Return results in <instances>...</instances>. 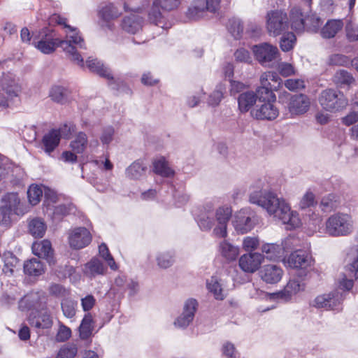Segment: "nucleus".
Masks as SVG:
<instances>
[{"mask_svg": "<svg viewBox=\"0 0 358 358\" xmlns=\"http://www.w3.org/2000/svg\"><path fill=\"white\" fill-rule=\"evenodd\" d=\"M231 214V208L227 206H220L215 211V221H217V225L213 233L215 237L224 238L227 236V224Z\"/></svg>", "mask_w": 358, "mask_h": 358, "instance_id": "a211bd4d", "label": "nucleus"}, {"mask_svg": "<svg viewBox=\"0 0 358 358\" xmlns=\"http://www.w3.org/2000/svg\"><path fill=\"white\" fill-rule=\"evenodd\" d=\"M115 129L112 126H106L101 129L99 138L103 146H108L113 141Z\"/></svg>", "mask_w": 358, "mask_h": 358, "instance_id": "052dcab7", "label": "nucleus"}, {"mask_svg": "<svg viewBox=\"0 0 358 358\" xmlns=\"http://www.w3.org/2000/svg\"><path fill=\"white\" fill-rule=\"evenodd\" d=\"M228 30L235 39L240 38L243 31V27L241 20L236 18L229 20Z\"/></svg>", "mask_w": 358, "mask_h": 358, "instance_id": "6e6d98bb", "label": "nucleus"}, {"mask_svg": "<svg viewBox=\"0 0 358 358\" xmlns=\"http://www.w3.org/2000/svg\"><path fill=\"white\" fill-rule=\"evenodd\" d=\"M43 191L38 185H32L27 191V196L29 203L32 206H35L39 203L42 197Z\"/></svg>", "mask_w": 358, "mask_h": 358, "instance_id": "4d7b16f0", "label": "nucleus"}, {"mask_svg": "<svg viewBox=\"0 0 358 358\" xmlns=\"http://www.w3.org/2000/svg\"><path fill=\"white\" fill-rule=\"evenodd\" d=\"M257 96L252 91H247L240 94L238 97V108L242 113L248 112L257 101Z\"/></svg>", "mask_w": 358, "mask_h": 358, "instance_id": "ea45409f", "label": "nucleus"}, {"mask_svg": "<svg viewBox=\"0 0 358 358\" xmlns=\"http://www.w3.org/2000/svg\"><path fill=\"white\" fill-rule=\"evenodd\" d=\"M225 87L223 85H217L213 92L209 95L208 104L210 106H217L220 104L224 96Z\"/></svg>", "mask_w": 358, "mask_h": 358, "instance_id": "3c124183", "label": "nucleus"}, {"mask_svg": "<svg viewBox=\"0 0 358 358\" xmlns=\"http://www.w3.org/2000/svg\"><path fill=\"white\" fill-rule=\"evenodd\" d=\"M70 91L68 88L60 85H53L49 92L50 99L58 103L64 104L69 99Z\"/></svg>", "mask_w": 358, "mask_h": 358, "instance_id": "58836bf2", "label": "nucleus"}, {"mask_svg": "<svg viewBox=\"0 0 358 358\" xmlns=\"http://www.w3.org/2000/svg\"><path fill=\"white\" fill-rule=\"evenodd\" d=\"M18 259L12 253H8L4 255V266L3 267V272L6 274H12L15 268L18 264Z\"/></svg>", "mask_w": 358, "mask_h": 358, "instance_id": "680f3d73", "label": "nucleus"}, {"mask_svg": "<svg viewBox=\"0 0 358 358\" xmlns=\"http://www.w3.org/2000/svg\"><path fill=\"white\" fill-rule=\"evenodd\" d=\"M324 226V232L329 236H347L353 232L355 221L350 214L337 212L326 220Z\"/></svg>", "mask_w": 358, "mask_h": 358, "instance_id": "f03ea898", "label": "nucleus"}, {"mask_svg": "<svg viewBox=\"0 0 358 358\" xmlns=\"http://www.w3.org/2000/svg\"><path fill=\"white\" fill-rule=\"evenodd\" d=\"M197 308L198 302L196 299H187L184 303L182 313L174 321V325L180 329L187 328L193 321Z\"/></svg>", "mask_w": 358, "mask_h": 358, "instance_id": "6ab92c4d", "label": "nucleus"}, {"mask_svg": "<svg viewBox=\"0 0 358 358\" xmlns=\"http://www.w3.org/2000/svg\"><path fill=\"white\" fill-rule=\"evenodd\" d=\"M234 58L236 62L244 64H251L252 62V57L249 50L244 48H240L237 49L234 54Z\"/></svg>", "mask_w": 358, "mask_h": 358, "instance_id": "0e129e2a", "label": "nucleus"}, {"mask_svg": "<svg viewBox=\"0 0 358 358\" xmlns=\"http://www.w3.org/2000/svg\"><path fill=\"white\" fill-rule=\"evenodd\" d=\"M339 204V196L335 194H329L322 197L320 208L322 211L329 212L338 208Z\"/></svg>", "mask_w": 358, "mask_h": 358, "instance_id": "a18cd8bd", "label": "nucleus"}, {"mask_svg": "<svg viewBox=\"0 0 358 358\" xmlns=\"http://www.w3.org/2000/svg\"><path fill=\"white\" fill-rule=\"evenodd\" d=\"M264 256L259 252L243 255L239 259V266L245 272L255 273L263 262Z\"/></svg>", "mask_w": 358, "mask_h": 358, "instance_id": "b1692460", "label": "nucleus"}, {"mask_svg": "<svg viewBox=\"0 0 358 358\" xmlns=\"http://www.w3.org/2000/svg\"><path fill=\"white\" fill-rule=\"evenodd\" d=\"M332 81L339 88H349L355 82V79L351 73L339 69L333 76Z\"/></svg>", "mask_w": 358, "mask_h": 358, "instance_id": "4c0bfd02", "label": "nucleus"}, {"mask_svg": "<svg viewBox=\"0 0 358 358\" xmlns=\"http://www.w3.org/2000/svg\"><path fill=\"white\" fill-rule=\"evenodd\" d=\"M344 23L341 20H329L320 30L323 38H332L342 30Z\"/></svg>", "mask_w": 358, "mask_h": 358, "instance_id": "c9c22d12", "label": "nucleus"}, {"mask_svg": "<svg viewBox=\"0 0 358 358\" xmlns=\"http://www.w3.org/2000/svg\"><path fill=\"white\" fill-rule=\"evenodd\" d=\"M93 319L90 313L85 315L79 327L80 336L82 339L88 338L93 330Z\"/></svg>", "mask_w": 358, "mask_h": 358, "instance_id": "49530a36", "label": "nucleus"}, {"mask_svg": "<svg viewBox=\"0 0 358 358\" xmlns=\"http://www.w3.org/2000/svg\"><path fill=\"white\" fill-rule=\"evenodd\" d=\"M143 22L142 17L138 14L132 13L122 19L120 26L126 33L136 34L142 30Z\"/></svg>", "mask_w": 358, "mask_h": 358, "instance_id": "c756f323", "label": "nucleus"}, {"mask_svg": "<svg viewBox=\"0 0 358 358\" xmlns=\"http://www.w3.org/2000/svg\"><path fill=\"white\" fill-rule=\"evenodd\" d=\"M316 203L317 202L315 201V196L314 193L311 190L308 189L302 196L299 203V208L301 210H305L315 206Z\"/></svg>", "mask_w": 358, "mask_h": 358, "instance_id": "13d9d810", "label": "nucleus"}, {"mask_svg": "<svg viewBox=\"0 0 358 358\" xmlns=\"http://www.w3.org/2000/svg\"><path fill=\"white\" fill-rule=\"evenodd\" d=\"M345 295L339 291L335 290L317 296L310 302V306L317 309L341 311Z\"/></svg>", "mask_w": 358, "mask_h": 358, "instance_id": "9d476101", "label": "nucleus"}, {"mask_svg": "<svg viewBox=\"0 0 358 358\" xmlns=\"http://www.w3.org/2000/svg\"><path fill=\"white\" fill-rule=\"evenodd\" d=\"M222 355L225 358H237L238 352L234 345L231 342H224L221 348Z\"/></svg>", "mask_w": 358, "mask_h": 358, "instance_id": "774afa93", "label": "nucleus"}, {"mask_svg": "<svg viewBox=\"0 0 358 358\" xmlns=\"http://www.w3.org/2000/svg\"><path fill=\"white\" fill-rule=\"evenodd\" d=\"M182 0H154L151 10L148 13L150 21L155 25L167 29L165 27V20L162 17L159 8L164 10H172L180 4Z\"/></svg>", "mask_w": 358, "mask_h": 358, "instance_id": "ddd939ff", "label": "nucleus"}, {"mask_svg": "<svg viewBox=\"0 0 358 358\" xmlns=\"http://www.w3.org/2000/svg\"><path fill=\"white\" fill-rule=\"evenodd\" d=\"M147 170L146 164L140 160H136L126 169L125 176L130 180H141L145 176Z\"/></svg>", "mask_w": 358, "mask_h": 358, "instance_id": "72a5a7b5", "label": "nucleus"}, {"mask_svg": "<svg viewBox=\"0 0 358 358\" xmlns=\"http://www.w3.org/2000/svg\"><path fill=\"white\" fill-rule=\"evenodd\" d=\"M312 0H301L299 6L294 7L289 13L291 27L298 33L303 32L306 28V17L310 13Z\"/></svg>", "mask_w": 358, "mask_h": 358, "instance_id": "4468645a", "label": "nucleus"}, {"mask_svg": "<svg viewBox=\"0 0 358 358\" xmlns=\"http://www.w3.org/2000/svg\"><path fill=\"white\" fill-rule=\"evenodd\" d=\"M77 302L71 299H64L61 303L64 315L67 318H72L76 315Z\"/></svg>", "mask_w": 358, "mask_h": 358, "instance_id": "5fc2aeb1", "label": "nucleus"}, {"mask_svg": "<svg viewBox=\"0 0 358 358\" xmlns=\"http://www.w3.org/2000/svg\"><path fill=\"white\" fill-rule=\"evenodd\" d=\"M156 261L159 267L167 268L173 265L174 255L170 251L159 252L156 255Z\"/></svg>", "mask_w": 358, "mask_h": 358, "instance_id": "8fccbe9b", "label": "nucleus"}, {"mask_svg": "<svg viewBox=\"0 0 358 358\" xmlns=\"http://www.w3.org/2000/svg\"><path fill=\"white\" fill-rule=\"evenodd\" d=\"M306 285L302 280L299 279L290 280L284 289L278 292H273L271 296L275 297V300H282L287 301L301 291L305 289Z\"/></svg>", "mask_w": 358, "mask_h": 358, "instance_id": "bb28decb", "label": "nucleus"}, {"mask_svg": "<svg viewBox=\"0 0 358 358\" xmlns=\"http://www.w3.org/2000/svg\"><path fill=\"white\" fill-rule=\"evenodd\" d=\"M251 203L264 209L269 216L280 220L288 229H293L301 225L297 211L292 210L289 204L282 197L268 189L265 178L256 180L252 185L249 196Z\"/></svg>", "mask_w": 358, "mask_h": 358, "instance_id": "f257e3e1", "label": "nucleus"}, {"mask_svg": "<svg viewBox=\"0 0 358 358\" xmlns=\"http://www.w3.org/2000/svg\"><path fill=\"white\" fill-rule=\"evenodd\" d=\"M45 300L44 292H32L21 299L19 301V307L22 310L43 308Z\"/></svg>", "mask_w": 358, "mask_h": 358, "instance_id": "a878e982", "label": "nucleus"}, {"mask_svg": "<svg viewBox=\"0 0 358 358\" xmlns=\"http://www.w3.org/2000/svg\"><path fill=\"white\" fill-rule=\"evenodd\" d=\"M305 23L306 30L310 32H317L322 24V21L321 19L315 14L313 13L310 10V13H308L306 15Z\"/></svg>", "mask_w": 358, "mask_h": 358, "instance_id": "603ef678", "label": "nucleus"}, {"mask_svg": "<svg viewBox=\"0 0 358 358\" xmlns=\"http://www.w3.org/2000/svg\"><path fill=\"white\" fill-rule=\"evenodd\" d=\"M20 87L13 73H3L0 79V106L8 107L17 99Z\"/></svg>", "mask_w": 358, "mask_h": 358, "instance_id": "39448f33", "label": "nucleus"}, {"mask_svg": "<svg viewBox=\"0 0 358 358\" xmlns=\"http://www.w3.org/2000/svg\"><path fill=\"white\" fill-rule=\"evenodd\" d=\"M30 323L32 326L38 329H48L52 327V320L50 313L45 311L38 315V317L31 319Z\"/></svg>", "mask_w": 358, "mask_h": 358, "instance_id": "09e8293b", "label": "nucleus"}, {"mask_svg": "<svg viewBox=\"0 0 358 358\" xmlns=\"http://www.w3.org/2000/svg\"><path fill=\"white\" fill-rule=\"evenodd\" d=\"M86 66L91 72L95 73L110 81L114 80L110 70L96 58L90 57L86 60Z\"/></svg>", "mask_w": 358, "mask_h": 358, "instance_id": "2f4dec72", "label": "nucleus"}, {"mask_svg": "<svg viewBox=\"0 0 358 358\" xmlns=\"http://www.w3.org/2000/svg\"><path fill=\"white\" fill-rule=\"evenodd\" d=\"M78 350L75 345H64L60 348L56 358H74Z\"/></svg>", "mask_w": 358, "mask_h": 358, "instance_id": "69168bd1", "label": "nucleus"}, {"mask_svg": "<svg viewBox=\"0 0 358 358\" xmlns=\"http://www.w3.org/2000/svg\"><path fill=\"white\" fill-rule=\"evenodd\" d=\"M32 251L35 255L46 259L51 263L53 251L51 243L48 240L34 243L32 245Z\"/></svg>", "mask_w": 358, "mask_h": 358, "instance_id": "e433bc0d", "label": "nucleus"}, {"mask_svg": "<svg viewBox=\"0 0 358 358\" xmlns=\"http://www.w3.org/2000/svg\"><path fill=\"white\" fill-rule=\"evenodd\" d=\"M173 199L174 201V206L176 207L180 208L188 203L189 200V195L184 189H174Z\"/></svg>", "mask_w": 358, "mask_h": 358, "instance_id": "bf43d9fd", "label": "nucleus"}, {"mask_svg": "<svg viewBox=\"0 0 358 358\" xmlns=\"http://www.w3.org/2000/svg\"><path fill=\"white\" fill-rule=\"evenodd\" d=\"M296 41V36L292 32L284 34L280 41V46L282 51L287 52L292 50Z\"/></svg>", "mask_w": 358, "mask_h": 358, "instance_id": "e2e57ef3", "label": "nucleus"}, {"mask_svg": "<svg viewBox=\"0 0 358 358\" xmlns=\"http://www.w3.org/2000/svg\"><path fill=\"white\" fill-rule=\"evenodd\" d=\"M24 271L29 275L38 276L44 273V265L38 259L33 258L24 262Z\"/></svg>", "mask_w": 358, "mask_h": 358, "instance_id": "37998d69", "label": "nucleus"}, {"mask_svg": "<svg viewBox=\"0 0 358 358\" xmlns=\"http://www.w3.org/2000/svg\"><path fill=\"white\" fill-rule=\"evenodd\" d=\"M120 14L117 8L111 3H105L99 10V17L106 22L117 18Z\"/></svg>", "mask_w": 358, "mask_h": 358, "instance_id": "c03bdc74", "label": "nucleus"}, {"mask_svg": "<svg viewBox=\"0 0 358 358\" xmlns=\"http://www.w3.org/2000/svg\"><path fill=\"white\" fill-rule=\"evenodd\" d=\"M106 271L107 267L97 257H93L83 268V273L90 278H95L97 275H103L106 273Z\"/></svg>", "mask_w": 358, "mask_h": 358, "instance_id": "7c9ffc66", "label": "nucleus"}, {"mask_svg": "<svg viewBox=\"0 0 358 358\" xmlns=\"http://www.w3.org/2000/svg\"><path fill=\"white\" fill-rule=\"evenodd\" d=\"M275 101L264 102L261 106H257L253 108L250 114L257 120H275L279 115L278 109L274 106Z\"/></svg>", "mask_w": 358, "mask_h": 358, "instance_id": "393cba45", "label": "nucleus"}, {"mask_svg": "<svg viewBox=\"0 0 358 358\" xmlns=\"http://www.w3.org/2000/svg\"><path fill=\"white\" fill-rule=\"evenodd\" d=\"M29 230L34 237L41 238L45 233L46 225L41 219L35 218L30 221Z\"/></svg>", "mask_w": 358, "mask_h": 358, "instance_id": "de8ad7c7", "label": "nucleus"}, {"mask_svg": "<svg viewBox=\"0 0 358 358\" xmlns=\"http://www.w3.org/2000/svg\"><path fill=\"white\" fill-rule=\"evenodd\" d=\"M351 61L348 56L342 54L331 55L327 59V64L330 66H341L348 67L351 66Z\"/></svg>", "mask_w": 358, "mask_h": 358, "instance_id": "864d4df0", "label": "nucleus"}, {"mask_svg": "<svg viewBox=\"0 0 358 358\" xmlns=\"http://www.w3.org/2000/svg\"><path fill=\"white\" fill-rule=\"evenodd\" d=\"M153 170L156 174L164 178H172L175 174V171L164 157H160L155 160Z\"/></svg>", "mask_w": 358, "mask_h": 358, "instance_id": "a19ab883", "label": "nucleus"}, {"mask_svg": "<svg viewBox=\"0 0 358 358\" xmlns=\"http://www.w3.org/2000/svg\"><path fill=\"white\" fill-rule=\"evenodd\" d=\"M287 15L282 10H270L266 16V28L271 36H278L288 29Z\"/></svg>", "mask_w": 358, "mask_h": 358, "instance_id": "9b49d317", "label": "nucleus"}, {"mask_svg": "<svg viewBox=\"0 0 358 358\" xmlns=\"http://www.w3.org/2000/svg\"><path fill=\"white\" fill-rule=\"evenodd\" d=\"M356 255L352 262L345 267V272L341 275L338 279V288L343 291H352L354 294L357 290H352L354 280L358 279V245L355 249Z\"/></svg>", "mask_w": 358, "mask_h": 358, "instance_id": "2eb2a0df", "label": "nucleus"}, {"mask_svg": "<svg viewBox=\"0 0 358 358\" xmlns=\"http://www.w3.org/2000/svg\"><path fill=\"white\" fill-rule=\"evenodd\" d=\"M345 32L346 37L349 41H358V27L350 20L346 22Z\"/></svg>", "mask_w": 358, "mask_h": 358, "instance_id": "338daca9", "label": "nucleus"}, {"mask_svg": "<svg viewBox=\"0 0 358 358\" xmlns=\"http://www.w3.org/2000/svg\"><path fill=\"white\" fill-rule=\"evenodd\" d=\"M218 251L221 256L227 262L236 260L240 253L239 248L227 240L220 243Z\"/></svg>", "mask_w": 358, "mask_h": 358, "instance_id": "f704fd0d", "label": "nucleus"}, {"mask_svg": "<svg viewBox=\"0 0 358 358\" xmlns=\"http://www.w3.org/2000/svg\"><path fill=\"white\" fill-rule=\"evenodd\" d=\"M255 213L250 208H244L237 212L233 220L235 230L239 234H246L255 226Z\"/></svg>", "mask_w": 358, "mask_h": 358, "instance_id": "f3484780", "label": "nucleus"}, {"mask_svg": "<svg viewBox=\"0 0 358 358\" xmlns=\"http://www.w3.org/2000/svg\"><path fill=\"white\" fill-rule=\"evenodd\" d=\"M292 241V238H287L282 241V246L273 243H266L262 245V251L265 254L266 258L275 260L282 256V250H286L291 248Z\"/></svg>", "mask_w": 358, "mask_h": 358, "instance_id": "cd10ccee", "label": "nucleus"}, {"mask_svg": "<svg viewBox=\"0 0 358 358\" xmlns=\"http://www.w3.org/2000/svg\"><path fill=\"white\" fill-rule=\"evenodd\" d=\"M206 287L215 299L223 300L225 298L222 285L217 277L212 276L210 279H208L206 280Z\"/></svg>", "mask_w": 358, "mask_h": 358, "instance_id": "79ce46f5", "label": "nucleus"}, {"mask_svg": "<svg viewBox=\"0 0 358 358\" xmlns=\"http://www.w3.org/2000/svg\"><path fill=\"white\" fill-rule=\"evenodd\" d=\"M13 214L22 215L24 214V210L21 207L18 195L15 193H10L2 199L0 206V224L8 227L12 222Z\"/></svg>", "mask_w": 358, "mask_h": 358, "instance_id": "423d86ee", "label": "nucleus"}, {"mask_svg": "<svg viewBox=\"0 0 358 358\" xmlns=\"http://www.w3.org/2000/svg\"><path fill=\"white\" fill-rule=\"evenodd\" d=\"M261 279L267 284L278 282L283 275V271L276 264H266L263 266L259 272Z\"/></svg>", "mask_w": 358, "mask_h": 358, "instance_id": "c85d7f7f", "label": "nucleus"}, {"mask_svg": "<svg viewBox=\"0 0 358 358\" xmlns=\"http://www.w3.org/2000/svg\"><path fill=\"white\" fill-rule=\"evenodd\" d=\"M99 145V142L96 138L88 140L87 134L83 131L77 133L74 138L70 143L72 150L78 154H82L86 149L92 152L95 151Z\"/></svg>", "mask_w": 358, "mask_h": 358, "instance_id": "412c9836", "label": "nucleus"}, {"mask_svg": "<svg viewBox=\"0 0 358 358\" xmlns=\"http://www.w3.org/2000/svg\"><path fill=\"white\" fill-rule=\"evenodd\" d=\"M285 264L293 268L306 270L311 267L313 264V259L308 252L298 250L290 254Z\"/></svg>", "mask_w": 358, "mask_h": 358, "instance_id": "4be33fe9", "label": "nucleus"}, {"mask_svg": "<svg viewBox=\"0 0 358 358\" xmlns=\"http://www.w3.org/2000/svg\"><path fill=\"white\" fill-rule=\"evenodd\" d=\"M195 220L203 231H209L215 226V205L213 201H207L200 206L195 213Z\"/></svg>", "mask_w": 358, "mask_h": 358, "instance_id": "dca6fc26", "label": "nucleus"}, {"mask_svg": "<svg viewBox=\"0 0 358 358\" xmlns=\"http://www.w3.org/2000/svg\"><path fill=\"white\" fill-rule=\"evenodd\" d=\"M32 43L44 54H50L57 47H59V38H54L52 34H48L45 31H41L38 36H34Z\"/></svg>", "mask_w": 358, "mask_h": 358, "instance_id": "aec40b11", "label": "nucleus"}, {"mask_svg": "<svg viewBox=\"0 0 358 358\" xmlns=\"http://www.w3.org/2000/svg\"><path fill=\"white\" fill-rule=\"evenodd\" d=\"M65 32L66 38H59V47L69 54L73 62L83 68L85 66L83 58L78 52V49H85L84 39L76 27H67V30Z\"/></svg>", "mask_w": 358, "mask_h": 358, "instance_id": "7ed1b4c3", "label": "nucleus"}, {"mask_svg": "<svg viewBox=\"0 0 358 358\" xmlns=\"http://www.w3.org/2000/svg\"><path fill=\"white\" fill-rule=\"evenodd\" d=\"M91 241L90 232L85 227L75 228L69 233V245L73 249H82L88 245Z\"/></svg>", "mask_w": 358, "mask_h": 358, "instance_id": "5701e85b", "label": "nucleus"}, {"mask_svg": "<svg viewBox=\"0 0 358 358\" xmlns=\"http://www.w3.org/2000/svg\"><path fill=\"white\" fill-rule=\"evenodd\" d=\"M60 138L57 129H52L45 134L42 139V148L45 153L50 155L59 145Z\"/></svg>", "mask_w": 358, "mask_h": 358, "instance_id": "473e14b6", "label": "nucleus"}, {"mask_svg": "<svg viewBox=\"0 0 358 358\" xmlns=\"http://www.w3.org/2000/svg\"><path fill=\"white\" fill-rule=\"evenodd\" d=\"M220 0H194L187 11L191 20H198L205 17L207 12L215 13L220 8Z\"/></svg>", "mask_w": 358, "mask_h": 358, "instance_id": "f8f14e48", "label": "nucleus"}, {"mask_svg": "<svg viewBox=\"0 0 358 358\" xmlns=\"http://www.w3.org/2000/svg\"><path fill=\"white\" fill-rule=\"evenodd\" d=\"M318 100L320 106L329 112L339 111L348 105V99L344 94L332 88L322 90Z\"/></svg>", "mask_w": 358, "mask_h": 358, "instance_id": "0eeeda50", "label": "nucleus"}, {"mask_svg": "<svg viewBox=\"0 0 358 358\" xmlns=\"http://www.w3.org/2000/svg\"><path fill=\"white\" fill-rule=\"evenodd\" d=\"M252 50L255 59L263 66L273 67L280 60L278 48L268 43L253 45Z\"/></svg>", "mask_w": 358, "mask_h": 358, "instance_id": "6e6552de", "label": "nucleus"}, {"mask_svg": "<svg viewBox=\"0 0 358 358\" xmlns=\"http://www.w3.org/2000/svg\"><path fill=\"white\" fill-rule=\"evenodd\" d=\"M260 85L257 88L255 95L260 102L275 101L274 91L282 85V80L274 71H266L260 76Z\"/></svg>", "mask_w": 358, "mask_h": 358, "instance_id": "20e7f679", "label": "nucleus"}, {"mask_svg": "<svg viewBox=\"0 0 358 358\" xmlns=\"http://www.w3.org/2000/svg\"><path fill=\"white\" fill-rule=\"evenodd\" d=\"M278 99L282 103L288 101L287 109L292 116L306 113L310 105L309 98L303 94L291 96L287 92L283 91L280 93Z\"/></svg>", "mask_w": 358, "mask_h": 358, "instance_id": "1a4fd4ad", "label": "nucleus"}]
</instances>
